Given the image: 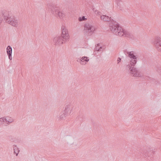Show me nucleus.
<instances>
[{
  "label": "nucleus",
  "instance_id": "1",
  "mask_svg": "<svg viewBox=\"0 0 161 161\" xmlns=\"http://www.w3.org/2000/svg\"><path fill=\"white\" fill-rule=\"evenodd\" d=\"M110 29L114 34L117 36L129 38H132L133 36V35L130 32L124 31L116 22L113 21L112 22V24L110 25Z\"/></svg>",
  "mask_w": 161,
  "mask_h": 161
},
{
  "label": "nucleus",
  "instance_id": "2",
  "mask_svg": "<svg viewBox=\"0 0 161 161\" xmlns=\"http://www.w3.org/2000/svg\"><path fill=\"white\" fill-rule=\"evenodd\" d=\"M61 30V36H56L53 40V43L56 46L61 45L64 43L69 38L68 30L64 26H62Z\"/></svg>",
  "mask_w": 161,
  "mask_h": 161
},
{
  "label": "nucleus",
  "instance_id": "3",
  "mask_svg": "<svg viewBox=\"0 0 161 161\" xmlns=\"http://www.w3.org/2000/svg\"><path fill=\"white\" fill-rule=\"evenodd\" d=\"M136 64L133 65H131L130 64H127L125 67V69L128 70L131 76L135 77H141L142 76L140 70L137 68L135 67Z\"/></svg>",
  "mask_w": 161,
  "mask_h": 161
},
{
  "label": "nucleus",
  "instance_id": "4",
  "mask_svg": "<svg viewBox=\"0 0 161 161\" xmlns=\"http://www.w3.org/2000/svg\"><path fill=\"white\" fill-rule=\"evenodd\" d=\"M95 30V27L91 24L86 23L85 24L83 31L85 35L91 36Z\"/></svg>",
  "mask_w": 161,
  "mask_h": 161
},
{
  "label": "nucleus",
  "instance_id": "5",
  "mask_svg": "<svg viewBox=\"0 0 161 161\" xmlns=\"http://www.w3.org/2000/svg\"><path fill=\"white\" fill-rule=\"evenodd\" d=\"M49 8L51 9L52 13L55 16H58L60 19H63L64 17L65 14L62 12L60 11L58 7L52 6Z\"/></svg>",
  "mask_w": 161,
  "mask_h": 161
},
{
  "label": "nucleus",
  "instance_id": "6",
  "mask_svg": "<svg viewBox=\"0 0 161 161\" xmlns=\"http://www.w3.org/2000/svg\"><path fill=\"white\" fill-rule=\"evenodd\" d=\"M7 23L15 27H17L20 24L19 20L12 16L9 19H7Z\"/></svg>",
  "mask_w": 161,
  "mask_h": 161
},
{
  "label": "nucleus",
  "instance_id": "7",
  "mask_svg": "<svg viewBox=\"0 0 161 161\" xmlns=\"http://www.w3.org/2000/svg\"><path fill=\"white\" fill-rule=\"evenodd\" d=\"M128 56L130 58V62L127 63V64H130L132 65L134 64H136L137 62V57L134 54L133 51L130 52L129 53Z\"/></svg>",
  "mask_w": 161,
  "mask_h": 161
},
{
  "label": "nucleus",
  "instance_id": "8",
  "mask_svg": "<svg viewBox=\"0 0 161 161\" xmlns=\"http://www.w3.org/2000/svg\"><path fill=\"white\" fill-rule=\"evenodd\" d=\"M2 15L4 19L5 20L6 22H7V19H9L12 16H11V14L10 12H9L5 10H3L2 12Z\"/></svg>",
  "mask_w": 161,
  "mask_h": 161
},
{
  "label": "nucleus",
  "instance_id": "9",
  "mask_svg": "<svg viewBox=\"0 0 161 161\" xmlns=\"http://www.w3.org/2000/svg\"><path fill=\"white\" fill-rule=\"evenodd\" d=\"M87 57H83L82 58H77V61L82 65H85L89 61Z\"/></svg>",
  "mask_w": 161,
  "mask_h": 161
},
{
  "label": "nucleus",
  "instance_id": "10",
  "mask_svg": "<svg viewBox=\"0 0 161 161\" xmlns=\"http://www.w3.org/2000/svg\"><path fill=\"white\" fill-rule=\"evenodd\" d=\"M72 109V106L70 104H69L66 106L64 112L66 114L69 115L71 112Z\"/></svg>",
  "mask_w": 161,
  "mask_h": 161
},
{
  "label": "nucleus",
  "instance_id": "11",
  "mask_svg": "<svg viewBox=\"0 0 161 161\" xmlns=\"http://www.w3.org/2000/svg\"><path fill=\"white\" fill-rule=\"evenodd\" d=\"M155 42L157 49L158 51H161V38L159 37H157Z\"/></svg>",
  "mask_w": 161,
  "mask_h": 161
},
{
  "label": "nucleus",
  "instance_id": "12",
  "mask_svg": "<svg viewBox=\"0 0 161 161\" xmlns=\"http://www.w3.org/2000/svg\"><path fill=\"white\" fill-rule=\"evenodd\" d=\"M100 18L101 20L104 21H111V22L109 24V26H110V25L111 24H112V22L114 21L115 22L114 20H113V19L111 20V17H110L106 15H103L101 16Z\"/></svg>",
  "mask_w": 161,
  "mask_h": 161
},
{
  "label": "nucleus",
  "instance_id": "13",
  "mask_svg": "<svg viewBox=\"0 0 161 161\" xmlns=\"http://www.w3.org/2000/svg\"><path fill=\"white\" fill-rule=\"evenodd\" d=\"M7 53L9 59L10 60H11L12 59V48L11 46H8L7 47Z\"/></svg>",
  "mask_w": 161,
  "mask_h": 161
},
{
  "label": "nucleus",
  "instance_id": "14",
  "mask_svg": "<svg viewBox=\"0 0 161 161\" xmlns=\"http://www.w3.org/2000/svg\"><path fill=\"white\" fill-rule=\"evenodd\" d=\"M13 149L14 150V154H16V156H17L18 154L19 153V149L18 147L16 146V145H13Z\"/></svg>",
  "mask_w": 161,
  "mask_h": 161
},
{
  "label": "nucleus",
  "instance_id": "15",
  "mask_svg": "<svg viewBox=\"0 0 161 161\" xmlns=\"http://www.w3.org/2000/svg\"><path fill=\"white\" fill-rule=\"evenodd\" d=\"M84 118V116L83 114H79L77 117L76 119L80 122H82Z\"/></svg>",
  "mask_w": 161,
  "mask_h": 161
},
{
  "label": "nucleus",
  "instance_id": "16",
  "mask_svg": "<svg viewBox=\"0 0 161 161\" xmlns=\"http://www.w3.org/2000/svg\"><path fill=\"white\" fill-rule=\"evenodd\" d=\"M14 121V119H13L11 118H9L8 117L6 118L5 119V121L8 122L7 124L8 125H9L10 123H12Z\"/></svg>",
  "mask_w": 161,
  "mask_h": 161
},
{
  "label": "nucleus",
  "instance_id": "17",
  "mask_svg": "<svg viewBox=\"0 0 161 161\" xmlns=\"http://www.w3.org/2000/svg\"><path fill=\"white\" fill-rule=\"evenodd\" d=\"M68 115L67 114H66L64 112L63 114H60V116L58 117V118L59 119H64L66 116Z\"/></svg>",
  "mask_w": 161,
  "mask_h": 161
},
{
  "label": "nucleus",
  "instance_id": "18",
  "mask_svg": "<svg viewBox=\"0 0 161 161\" xmlns=\"http://www.w3.org/2000/svg\"><path fill=\"white\" fill-rule=\"evenodd\" d=\"M147 152V154H146V153L145 155L146 156H149V155L152 154V153H153L154 151H153V150L152 149V148H149L147 151H146Z\"/></svg>",
  "mask_w": 161,
  "mask_h": 161
},
{
  "label": "nucleus",
  "instance_id": "19",
  "mask_svg": "<svg viewBox=\"0 0 161 161\" xmlns=\"http://www.w3.org/2000/svg\"><path fill=\"white\" fill-rule=\"evenodd\" d=\"M117 4V5L118 8L120 10H122V8L121 7V5L123 4L122 2L121 1H116Z\"/></svg>",
  "mask_w": 161,
  "mask_h": 161
},
{
  "label": "nucleus",
  "instance_id": "20",
  "mask_svg": "<svg viewBox=\"0 0 161 161\" xmlns=\"http://www.w3.org/2000/svg\"><path fill=\"white\" fill-rule=\"evenodd\" d=\"M102 49V47L100 46L99 44H98L97 45V46L96 47L95 49L98 51H101V49Z\"/></svg>",
  "mask_w": 161,
  "mask_h": 161
},
{
  "label": "nucleus",
  "instance_id": "21",
  "mask_svg": "<svg viewBox=\"0 0 161 161\" xmlns=\"http://www.w3.org/2000/svg\"><path fill=\"white\" fill-rule=\"evenodd\" d=\"M86 19L85 18V17L83 16L82 17H80L79 18L78 20L79 21H81L83 20H86Z\"/></svg>",
  "mask_w": 161,
  "mask_h": 161
},
{
  "label": "nucleus",
  "instance_id": "22",
  "mask_svg": "<svg viewBox=\"0 0 161 161\" xmlns=\"http://www.w3.org/2000/svg\"><path fill=\"white\" fill-rule=\"evenodd\" d=\"M5 117H3L2 118H1L0 119V122H1V124H3V122H4L5 121Z\"/></svg>",
  "mask_w": 161,
  "mask_h": 161
},
{
  "label": "nucleus",
  "instance_id": "23",
  "mask_svg": "<svg viewBox=\"0 0 161 161\" xmlns=\"http://www.w3.org/2000/svg\"><path fill=\"white\" fill-rule=\"evenodd\" d=\"M94 9H94V8H93V11H94L95 13V14H96V13H97V15H101V12H98V11H97V10H95V11Z\"/></svg>",
  "mask_w": 161,
  "mask_h": 161
},
{
  "label": "nucleus",
  "instance_id": "24",
  "mask_svg": "<svg viewBox=\"0 0 161 161\" xmlns=\"http://www.w3.org/2000/svg\"><path fill=\"white\" fill-rule=\"evenodd\" d=\"M123 51H124V53L126 55H127L128 56L129 55V53H130V52H128L126 50H124Z\"/></svg>",
  "mask_w": 161,
  "mask_h": 161
},
{
  "label": "nucleus",
  "instance_id": "25",
  "mask_svg": "<svg viewBox=\"0 0 161 161\" xmlns=\"http://www.w3.org/2000/svg\"><path fill=\"white\" fill-rule=\"evenodd\" d=\"M121 58H118V59H117V62H118V63H117V64H119V63L120 62H121Z\"/></svg>",
  "mask_w": 161,
  "mask_h": 161
},
{
  "label": "nucleus",
  "instance_id": "26",
  "mask_svg": "<svg viewBox=\"0 0 161 161\" xmlns=\"http://www.w3.org/2000/svg\"><path fill=\"white\" fill-rule=\"evenodd\" d=\"M2 20H3V19H2V18H1L0 17V24L1 23V22H2Z\"/></svg>",
  "mask_w": 161,
  "mask_h": 161
},
{
  "label": "nucleus",
  "instance_id": "27",
  "mask_svg": "<svg viewBox=\"0 0 161 161\" xmlns=\"http://www.w3.org/2000/svg\"><path fill=\"white\" fill-rule=\"evenodd\" d=\"M116 1H121V0H116Z\"/></svg>",
  "mask_w": 161,
  "mask_h": 161
}]
</instances>
